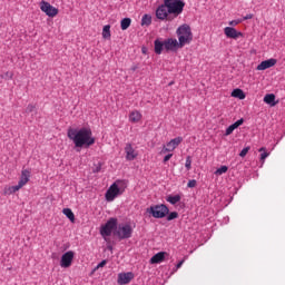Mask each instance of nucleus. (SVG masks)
Returning a JSON list of instances; mask_svg holds the SVG:
<instances>
[{
    "instance_id": "bb28decb",
    "label": "nucleus",
    "mask_w": 285,
    "mask_h": 285,
    "mask_svg": "<svg viewBox=\"0 0 285 285\" xmlns=\"http://www.w3.org/2000/svg\"><path fill=\"white\" fill-rule=\"evenodd\" d=\"M32 112H37V106L30 104L24 109V115H32Z\"/></svg>"
},
{
    "instance_id": "f03ea898",
    "label": "nucleus",
    "mask_w": 285,
    "mask_h": 285,
    "mask_svg": "<svg viewBox=\"0 0 285 285\" xmlns=\"http://www.w3.org/2000/svg\"><path fill=\"white\" fill-rule=\"evenodd\" d=\"M67 137L73 141L76 148H90L95 144V137H92V130L90 128L82 127L80 129L69 128Z\"/></svg>"
},
{
    "instance_id": "5701e85b",
    "label": "nucleus",
    "mask_w": 285,
    "mask_h": 285,
    "mask_svg": "<svg viewBox=\"0 0 285 285\" xmlns=\"http://www.w3.org/2000/svg\"><path fill=\"white\" fill-rule=\"evenodd\" d=\"M130 23H132L130 18H124L120 22L121 30H128L130 28Z\"/></svg>"
},
{
    "instance_id": "4468645a",
    "label": "nucleus",
    "mask_w": 285,
    "mask_h": 285,
    "mask_svg": "<svg viewBox=\"0 0 285 285\" xmlns=\"http://www.w3.org/2000/svg\"><path fill=\"white\" fill-rule=\"evenodd\" d=\"M224 33L226 35L227 39H239V37H244V33L237 31V29L233 27H226L224 29Z\"/></svg>"
},
{
    "instance_id": "c756f323",
    "label": "nucleus",
    "mask_w": 285,
    "mask_h": 285,
    "mask_svg": "<svg viewBox=\"0 0 285 285\" xmlns=\"http://www.w3.org/2000/svg\"><path fill=\"white\" fill-rule=\"evenodd\" d=\"M185 168H187V170L193 168V158L190 156L186 157Z\"/></svg>"
},
{
    "instance_id": "de8ad7c7",
    "label": "nucleus",
    "mask_w": 285,
    "mask_h": 285,
    "mask_svg": "<svg viewBox=\"0 0 285 285\" xmlns=\"http://www.w3.org/2000/svg\"><path fill=\"white\" fill-rule=\"evenodd\" d=\"M142 52H146V49H142Z\"/></svg>"
},
{
    "instance_id": "a878e982",
    "label": "nucleus",
    "mask_w": 285,
    "mask_h": 285,
    "mask_svg": "<svg viewBox=\"0 0 285 285\" xmlns=\"http://www.w3.org/2000/svg\"><path fill=\"white\" fill-rule=\"evenodd\" d=\"M102 38L110 39V24H106L102 29Z\"/></svg>"
},
{
    "instance_id": "a18cd8bd",
    "label": "nucleus",
    "mask_w": 285,
    "mask_h": 285,
    "mask_svg": "<svg viewBox=\"0 0 285 285\" xmlns=\"http://www.w3.org/2000/svg\"><path fill=\"white\" fill-rule=\"evenodd\" d=\"M7 271H12V267H8Z\"/></svg>"
},
{
    "instance_id": "79ce46f5",
    "label": "nucleus",
    "mask_w": 285,
    "mask_h": 285,
    "mask_svg": "<svg viewBox=\"0 0 285 285\" xmlns=\"http://www.w3.org/2000/svg\"><path fill=\"white\" fill-rule=\"evenodd\" d=\"M242 124H244V118H240L239 120L236 121V125L239 127L242 126Z\"/></svg>"
},
{
    "instance_id": "72a5a7b5",
    "label": "nucleus",
    "mask_w": 285,
    "mask_h": 285,
    "mask_svg": "<svg viewBox=\"0 0 285 285\" xmlns=\"http://www.w3.org/2000/svg\"><path fill=\"white\" fill-rule=\"evenodd\" d=\"M235 131V128L233 127V125H230L226 131H225V136L228 137L229 135H233V132Z\"/></svg>"
},
{
    "instance_id": "f257e3e1",
    "label": "nucleus",
    "mask_w": 285,
    "mask_h": 285,
    "mask_svg": "<svg viewBox=\"0 0 285 285\" xmlns=\"http://www.w3.org/2000/svg\"><path fill=\"white\" fill-rule=\"evenodd\" d=\"M184 0H164L156 9V18L159 21H175L184 12Z\"/></svg>"
},
{
    "instance_id": "cd10ccee",
    "label": "nucleus",
    "mask_w": 285,
    "mask_h": 285,
    "mask_svg": "<svg viewBox=\"0 0 285 285\" xmlns=\"http://www.w3.org/2000/svg\"><path fill=\"white\" fill-rule=\"evenodd\" d=\"M259 153H263L261 154V161H266V157H268V155H271L269 153L266 151V148L265 147H262L261 149H258Z\"/></svg>"
},
{
    "instance_id": "f704fd0d",
    "label": "nucleus",
    "mask_w": 285,
    "mask_h": 285,
    "mask_svg": "<svg viewBox=\"0 0 285 285\" xmlns=\"http://www.w3.org/2000/svg\"><path fill=\"white\" fill-rule=\"evenodd\" d=\"M248 150H250V147L243 148L239 153V157H246V155H248Z\"/></svg>"
},
{
    "instance_id": "09e8293b",
    "label": "nucleus",
    "mask_w": 285,
    "mask_h": 285,
    "mask_svg": "<svg viewBox=\"0 0 285 285\" xmlns=\"http://www.w3.org/2000/svg\"><path fill=\"white\" fill-rule=\"evenodd\" d=\"M109 250H112V247H109Z\"/></svg>"
},
{
    "instance_id": "4c0bfd02",
    "label": "nucleus",
    "mask_w": 285,
    "mask_h": 285,
    "mask_svg": "<svg viewBox=\"0 0 285 285\" xmlns=\"http://www.w3.org/2000/svg\"><path fill=\"white\" fill-rule=\"evenodd\" d=\"M173 158V154H168L164 157V164H166L167 161H170V159Z\"/></svg>"
},
{
    "instance_id": "e433bc0d",
    "label": "nucleus",
    "mask_w": 285,
    "mask_h": 285,
    "mask_svg": "<svg viewBox=\"0 0 285 285\" xmlns=\"http://www.w3.org/2000/svg\"><path fill=\"white\" fill-rule=\"evenodd\" d=\"M106 264H108V262L106 259L101 261L97 267L95 268V271L99 269V268H104V266H106Z\"/></svg>"
},
{
    "instance_id": "9b49d317",
    "label": "nucleus",
    "mask_w": 285,
    "mask_h": 285,
    "mask_svg": "<svg viewBox=\"0 0 285 285\" xmlns=\"http://www.w3.org/2000/svg\"><path fill=\"white\" fill-rule=\"evenodd\" d=\"M125 154H126L127 161H135V159H137V157L139 155L137 153V150H135V148H132V144H130V142L126 144Z\"/></svg>"
},
{
    "instance_id": "c85d7f7f",
    "label": "nucleus",
    "mask_w": 285,
    "mask_h": 285,
    "mask_svg": "<svg viewBox=\"0 0 285 285\" xmlns=\"http://www.w3.org/2000/svg\"><path fill=\"white\" fill-rule=\"evenodd\" d=\"M21 188H23V186L18 183V185L9 187L8 190H9V194L12 195V194L21 190Z\"/></svg>"
},
{
    "instance_id": "ea45409f",
    "label": "nucleus",
    "mask_w": 285,
    "mask_h": 285,
    "mask_svg": "<svg viewBox=\"0 0 285 285\" xmlns=\"http://www.w3.org/2000/svg\"><path fill=\"white\" fill-rule=\"evenodd\" d=\"M253 18V13L246 14L245 17H243V21H248V19Z\"/></svg>"
},
{
    "instance_id": "473e14b6",
    "label": "nucleus",
    "mask_w": 285,
    "mask_h": 285,
    "mask_svg": "<svg viewBox=\"0 0 285 285\" xmlns=\"http://www.w3.org/2000/svg\"><path fill=\"white\" fill-rule=\"evenodd\" d=\"M12 77H14V73H12V71H7L1 76L2 79H12Z\"/></svg>"
},
{
    "instance_id": "2eb2a0df",
    "label": "nucleus",
    "mask_w": 285,
    "mask_h": 285,
    "mask_svg": "<svg viewBox=\"0 0 285 285\" xmlns=\"http://www.w3.org/2000/svg\"><path fill=\"white\" fill-rule=\"evenodd\" d=\"M275 63H277V59H275V58L264 60L257 66L256 70H268V68H273V66H275Z\"/></svg>"
},
{
    "instance_id": "49530a36",
    "label": "nucleus",
    "mask_w": 285,
    "mask_h": 285,
    "mask_svg": "<svg viewBox=\"0 0 285 285\" xmlns=\"http://www.w3.org/2000/svg\"><path fill=\"white\" fill-rule=\"evenodd\" d=\"M96 173H99V168H97Z\"/></svg>"
},
{
    "instance_id": "2f4dec72",
    "label": "nucleus",
    "mask_w": 285,
    "mask_h": 285,
    "mask_svg": "<svg viewBox=\"0 0 285 285\" xmlns=\"http://www.w3.org/2000/svg\"><path fill=\"white\" fill-rule=\"evenodd\" d=\"M225 173H228V166H222L215 171V175H224Z\"/></svg>"
},
{
    "instance_id": "0eeeda50",
    "label": "nucleus",
    "mask_w": 285,
    "mask_h": 285,
    "mask_svg": "<svg viewBox=\"0 0 285 285\" xmlns=\"http://www.w3.org/2000/svg\"><path fill=\"white\" fill-rule=\"evenodd\" d=\"M117 230V218H110L100 229L102 237H110Z\"/></svg>"
},
{
    "instance_id": "58836bf2",
    "label": "nucleus",
    "mask_w": 285,
    "mask_h": 285,
    "mask_svg": "<svg viewBox=\"0 0 285 285\" xmlns=\"http://www.w3.org/2000/svg\"><path fill=\"white\" fill-rule=\"evenodd\" d=\"M238 23H242V20H232L229 26H238Z\"/></svg>"
},
{
    "instance_id": "a211bd4d",
    "label": "nucleus",
    "mask_w": 285,
    "mask_h": 285,
    "mask_svg": "<svg viewBox=\"0 0 285 285\" xmlns=\"http://www.w3.org/2000/svg\"><path fill=\"white\" fill-rule=\"evenodd\" d=\"M28 181H30V170L23 169L18 184H21L22 186H26Z\"/></svg>"
},
{
    "instance_id": "423d86ee",
    "label": "nucleus",
    "mask_w": 285,
    "mask_h": 285,
    "mask_svg": "<svg viewBox=\"0 0 285 285\" xmlns=\"http://www.w3.org/2000/svg\"><path fill=\"white\" fill-rule=\"evenodd\" d=\"M114 235L119 239H130V237H132V226L128 223L119 224L116 227Z\"/></svg>"
},
{
    "instance_id": "f3484780",
    "label": "nucleus",
    "mask_w": 285,
    "mask_h": 285,
    "mask_svg": "<svg viewBox=\"0 0 285 285\" xmlns=\"http://www.w3.org/2000/svg\"><path fill=\"white\" fill-rule=\"evenodd\" d=\"M164 48H165L164 41H161L160 39H156L154 41V50L156 55H161V52H164Z\"/></svg>"
},
{
    "instance_id": "4be33fe9",
    "label": "nucleus",
    "mask_w": 285,
    "mask_h": 285,
    "mask_svg": "<svg viewBox=\"0 0 285 285\" xmlns=\"http://www.w3.org/2000/svg\"><path fill=\"white\" fill-rule=\"evenodd\" d=\"M232 97H235L236 99H246V94H244V90L242 89H234L232 91Z\"/></svg>"
},
{
    "instance_id": "a19ab883",
    "label": "nucleus",
    "mask_w": 285,
    "mask_h": 285,
    "mask_svg": "<svg viewBox=\"0 0 285 285\" xmlns=\"http://www.w3.org/2000/svg\"><path fill=\"white\" fill-rule=\"evenodd\" d=\"M181 266H184V259L178 262V264L176 265V268L179 269L181 268Z\"/></svg>"
},
{
    "instance_id": "6e6552de",
    "label": "nucleus",
    "mask_w": 285,
    "mask_h": 285,
    "mask_svg": "<svg viewBox=\"0 0 285 285\" xmlns=\"http://www.w3.org/2000/svg\"><path fill=\"white\" fill-rule=\"evenodd\" d=\"M40 10L47 14V17H57L59 14V9L55 8L52 4L46 1L40 2Z\"/></svg>"
},
{
    "instance_id": "aec40b11",
    "label": "nucleus",
    "mask_w": 285,
    "mask_h": 285,
    "mask_svg": "<svg viewBox=\"0 0 285 285\" xmlns=\"http://www.w3.org/2000/svg\"><path fill=\"white\" fill-rule=\"evenodd\" d=\"M264 102L268 106H276L277 102H275V94L265 95Z\"/></svg>"
},
{
    "instance_id": "c03bdc74",
    "label": "nucleus",
    "mask_w": 285,
    "mask_h": 285,
    "mask_svg": "<svg viewBox=\"0 0 285 285\" xmlns=\"http://www.w3.org/2000/svg\"><path fill=\"white\" fill-rule=\"evenodd\" d=\"M131 70H134V71L137 70V67H132Z\"/></svg>"
},
{
    "instance_id": "b1692460",
    "label": "nucleus",
    "mask_w": 285,
    "mask_h": 285,
    "mask_svg": "<svg viewBox=\"0 0 285 285\" xmlns=\"http://www.w3.org/2000/svg\"><path fill=\"white\" fill-rule=\"evenodd\" d=\"M150 23H153V16L146 13L142 16L141 18V26H150Z\"/></svg>"
},
{
    "instance_id": "f8f14e48",
    "label": "nucleus",
    "mask_w": 285,
    "mask_h": 285,
    "mask_svg": "<svg viewBox=\"0 0 285 285\" xmlns=\"http://www.w3.org/2000/svg\"><path fill=\"white\" fill-rule=\"evenodd\" d=\"M132 279H135V274L132 272L120 273V274H118L117 283L119 285H126V284H130V282H132Z\"/></svg>"
},
{
    "instance_id": "c9c22d12",
    "label": "nucleus",
    "mask_w": 285,
    "mask_h": 285,
    "mask_svg": "<svg viewBox=\"0 0 285 285\" xmlns=\"http://www.w3.org/2000/svg\"><path fill=\"white\" fill-rule=\"evenodd\" d=\"M195 186H197V180H195V179L189 180L187 184L188 188H195Z\"/></svg>"
},
{
    "instance_id": "20e7f679",
    "label": "nucleus",
    "mask_w": 285,
    "mask_h": 285,
    "mask_svg": "<svg viewBox=\"0 0 285 285\" xmlns=\"http://www.w3.org/2000/svg\"><path fill=\"white\" fill-rule=\"evenodd\" d=\"M176 35L178 37V43L180 48H184V46H187L190 43V41H193V31L188 24H181L177 29Z\"/></svg>"
},
{
    "instance_id": "39448f33",
    "label": "nucleus",
    "mask_w": 285,
    "mask_h": 285,
    "mask_svg": "<svg viewBox=\"0 0 285 285\" xmlns=\"http://www.w3.org/2000/svg\"><path fill=\"white\" fill-rule=\"evenodd\" d=\"M147 213L153 215L155 219H164V217L170 213V209H168V206L160 204L150 206V208H147Z\"/></svg>"
},
{
    "instance_id": "393cba45",
    "label": "nucleus",
    "mask_w": 285,
    "mask_h": 285,
    "mask_svg": "<svg viewBox=\"0 0 285 285\" xmlns=\"http://www.w3.org/2000/svg\"><path fill=\"white\" fill-rule=\"evenodd\" d=\"M62 213H63V215H66V217H67L68 219H70L71 222H75V213H72V209H70V208H65V209L62 210Z\"/></svg>"
},
{
    "instance_id": "9d476101",
    "label": "nucleus",
    "mask_w": 285,
    "mask_h": 285,
    "mask_svg": "<svg viewBox=\"0 0 285 285\" xmlns=\"http://www.w3.org/2000/svg\"><path fill=\"white\" fill-rule=\"evenodd\" d=\"M181 141H184L183 137L171 139L169 142H167L166 147L163 148L161 153H173V150H175V148H177Z\"/></svg>"
},
{
    "instance_id": "412c9836",
    "label": "nucleus",
    "mask_w": 285,
    "mask_h": 285,
    "mask_svg": "<svg viewBox=\"0 0 285 285\" xmlns=\"http://www.w3.org/2000/svg\"><path fill=\"white\" fill-rule=\"evenodd\" d=\"M166 202H168L169 204H171V206H175V204H179V202H181V196L180 195H169L166 198Z\"/></svg>"
},
{
    "instance_id": "7ed1b4c3",
    "label": "nucleus",
    "mask_w": 285,
    "mask_h": 285,
    "mask_svg": "<svg viewBox=\"0 0 285 285\" xmlns=\"http://www.w3.org/2000/svg\"><path fill=\"white\" fill-rule=\"evenodd\" d=\"M128 188L125 180H116L106 191L105 197L107 202H115L119 195H124Z\"/></svg>"
},
{
    "instance_id": "6ab92c4d",
    "label": "nucleus",
    "mask_w": 285,
    "mask_h": 285,
    "mask_svg": "<svg viewBox=\"0 0 285 285\" xmlns=\"http://www.w3.org/2000/svg\"><path fill=\"white\" fill-rule=\"evenodd\" d=\"M129 121H131L132 124H138V121H141V112L131 111L129 115Z\"/></svg>"
},
{
    "instance_id": "ddd939ff",
    "label": "nucleus",
    "mask_w": 285,
    "mask_h": 285,
    "mask_svg": "<svg viewBox=\"0 0 285 285\" xmlns=\"http://www.w3.org/2000/svg\"><path fill=\"white\" fill-rule=\"evenodd\" d=\"M164 43H165V50H167V52L168 51L175 52V50H179V48H183L179 46V42L177 41V39H173V38L164 40Z\"/></svg>"
},
{
    "instance_id": "dca6fc26",
    "label": "nucleus",
    "mask_w": 285,
    "mask_h": 285,
    "mask_svg": "<svg viewBox=\"0 0 285 285\" xmlns=\"http://www.w3.org/2000/svg\"><path fill=\"white\" fill-rule=\"evenodd\" d=\"M166 259V252H159L150 258V264H161Z\"/></svg>"
},
{
    "instance_id": "1a4fd4ad",
    "label": "nucleus",
    "mask_w": 285,
    "mask_h": 285,
    "mask_svg": "<svg viewBox=\"0 0 285 285\" xmlns=\"http://www.w3.org/2000/svg\"><path fill=\"white\" fill-rule=\"evenodd\" d=\"M72 259H75V252L69 250L65 253L60 259L61 268H70L72 266Z\"/></svg>"
},
{
    "instance_id": "37998d69",
    "label": "nucleus",
    "mask_w": 285,
    "mask_h": 285,
    "mask_svg": "<svg viewBox=\"0 0 285 285\" xmlns=\"http://www.w3.org/2000/svg\"><path fill=\"white\" fill-rule=\"evenodd\" d=\"M232 127L234 128V130H237V128H239L238 125H236V122H234Z\"/></svg>"
},
{
    "instance_id": "7c9ffc66",
    "label": "nucleus",
    "mask_w": 285,
    "mask_h": 285,
    "mask_svg": "<svg viewBox=\"0 0 285 285\" xmlns=\"http://www.w3.org/2000/svg\"><path fill=\"white\" fill-rule=\"evenodd\" d=\"M179 217V213L177 212H171L167 216V222H173V219H177Z\"/></svg>"
}]
</instances>
